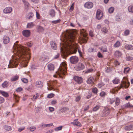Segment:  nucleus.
Masks as SVG:
<instances>
[{
	"mask_svg": "<svg viewBox=\"0 0 133 133\" xmlns=\"http://www.w3.org/2000/svg\"><path fill=\"white\" fill-rule=\"evenodd\" d=\"M18 42L17 41L13 46L14 55L12 56V59L10 60L8 68L16 67L19 62L22 64L28 63L30 57V53L29 49L26 48L23 46L17 44Z\"/></svg>",
	"mask_w": 133,
	"mask_h": 133,
	"instance_id": "1",
	"label": "nucleus"
},
{
	"mask_svg": "<svg viewBox=\"0 0 133 133\" xmlns=\"http://www.w3.org/2000/svg\"><path fill=\"white\" fill-rule=\"evenodd\" d=\"M76 38L73 31L67 30L61 39L63 43H61V51L64 55L76 53L77 50V44L74 42Z\"/></svg>",
	"mask_w": 133,
	"mask_h": 133,
	"instance_id": "2",
	"label": "nucleus"
},
{
	"mask_svg": "<svg viewBox=\"0 0 133 133\" xmlns=\"http://www.w3.org/2000/svg\"><path fill=\"white\" fill-rule=\"evenodd\" d=\"M67 65L65 62H63L61 64L58 70L56 73L61 78H63V76L66 73Z\"/></svg>",
	"mask_w": 133,
	"mask_h": 133,
	"instance_id": "3",
	"label": "nucleus"
},
{
	"mask_svg": "<svg viewBox=\"0 0 133 133\" xmlns=\"http://www.w3.org/2000/svg\"><path fill=\"white\" fill-rule=\"evenodd\" d=\"M130 85V83L127 79L124 78L123 81L121 82L120 87H117L115 88L113 90L114 93H115L116 91L117 92L118 90L120 89L121 88H127L129 87Z\"/></svg>",
	"mask_w": 133,
	"mask_h": 133,
	"instance_id": "4",
	"label": "nucleus"
},
{
	"mask_svg": "<svg viewBox=\"0 0 133 133\" xmlns=\"http://www.w3.org/2000/svg\"><path fill=\"white\" fill-rule=\"evenodd\" d=\"M80 34L81 36H83V37H81L80 40L83 43H86L87 42V33L85 30L82 29L80 30Z\"/></svg>",
	"mask_w": 133,
	"mask_h": 133,
	"instance_id": "5",
	"label": "nucleus"
},
{
	"mask_svg": "<svg viewBox=\"0 0 133 133\" xmlns=\"http://www.w3.org/2000/svg\"><path fill=\"white\" fill-rule=\"evenodd\" d=\"M57 84V82L56 80L51 81L49 82L48 84V90H51L53 89L54 87H56Z\"/></svg>",
	"mask_w": 133,
	"mask_h": 133,
	"instance_id": "6",
	"label": "nucleus"
},
{
	"mask_svg": "<svg viewBox=\"0 0 133 133\" xmlns=\"http://www.w3.org/2000/svg\"><path fill=\"white\" fill-rule=\"evenodd\" d=\"M85 66L84 65L81 63H79L76 65L75 66V69L77 71H79L83 69Z\"/></svg>",
	"mask_w": 133,
	"mask_h": 133,
	"instance_id": "7",
	"label": "nucleus"
},
{
	"mask_svg": "<svg viewBox=\"0 0 133 133\" xmlns=\"http://www.w3.org/2000/svg\"><path fill=\"white\" fill-rule=\"evenodd\" d=\"M103 16V12L100 10L98 9L97 11L96 14V18L98 19H101Z\"/></svg>",
	"mask_w": 133,
	"mask_h": 133,
	"instance_id": "8",
	"label": "nucleus"
},
{
	"mask_svg": "<svg viewBox=\"0 0 133 133\" xmlns=\"http://www.w3.org/2000/svg\"><path fill=\"white\" fill-rule=\"evenodd\" d=\"M110 110L108 108H105L103 111L102 116H106L109 115L110 112Z\"/></svg>",
	"mask_w": 133,
	"mask_h": 133,
	"instance_id": "9",
	"label": "nucleus"
},
{
	"mask_svg": "<svg viewBox=\"0 0 133 133\" xmlns=\"http://www.w3.org/2000/svg\"><path fill=\"white\" fill-rule=\"evenodd\" d=\"M70 60L71 63L75 64L79 61L78 57L76 56H72L70 58Z\"/></svg>",
	"mask_w": 133,
	"mask_h": 133,
	"instance_id": "10",
	"label": "nucleus"
},
{
	"mask_svg": "<svg viewBox=\"0 0 133 133\" xmlns=\"http://www.w3.org/2000/svg\"><path fill=\"white\" fill-rule=\"evenodd\" d=\"M93 6V4L91 2H88L85 3L84 5L85 8L87 9H91Z\"/></svg>",
	"mask_w": 133,
	"mask_h": 133,
	"instance_id": "11",
	"label": "nucleus"
},
{
	"mask_svg": "<svg viewBox=\"0 0 133 133\" xmlns=\"http://www.w3.org/2000/svg\"><path fill=\"white\" fill-rule=\"evenodd\" d=\"M74 80L78 84H81L83 82V79L81 77L75 76L74 77Z\"/></svg>",
	"mask_w": 133,
	"mask_h": 133,
	"instance_id": "12",
	"label": "nucleus"
},
{
	"mask_svg": "<svg viewBox=\"0 0 133 133\" xmlns=\"http://www.w3.org/2000/svg\"><path fill=\"white\" fill-rule=\"evenodd\" d=\"M3 41L4 44H6L9 43L10 41V38L8 36H4L3 38Z\"/></svg>",
	"mask_w": 133,
	"mask_h": 133,
	"instance_id": "13",
	"label": "nucleus"
},
{
	"mask_svg": "<svg viewBox=\"0 0 133 133\" xmlns=\"http://www.w3.org/2000/svg\"><path fill=\"white\" fill-rule=\"evenodd\" d=\"M12 11V8L10 7H8L5 8L4 9L3 12L5 14H9Z\"/></svg>",
	"mask_w": 133,
	"mask_h": 133,
	"instance_id": "14",
	"label": "nucleus"
},
{
	"mask_svg": "<svg viewBox=\"0 0 133 133\" xmlns=\"http://www.w3.org/2000/svg\"><path fill=\"white\" fill-rule=\"evenodd\" d=\"M22 33L23 36L26 37H29L30 35V31L27 30L23 31Z\"/></svg>",
	"mask_w": 133,
	"mask_h": 133,
	"instance_id": "15",
	"label": "nucleus"
},
{
	"mask_svg": "<svg viewBox=\"0 0 133 133\" xmlns=\"http://www.w3.org/2000/svg\"><path fill=\"white\" fill-rule=\"evenodd\" d=\"M94 78L92 76H89L88 77L87 82L88 84H92L94 83Z\"/></svg>",
	"mask_w": 133,
	"mask_h": 133,
	"instance_id": "16",
	"label": "nucleus"
},
{
	"mask_svg": "<svg viewBox=\"0 0 133 133\" xmlns=\"http://www.w3.org/2000/svg\"><path fill=\"white\" fill-rule=\"evenodd\" d=\"M36 86L38 88H42L43 86V84L41 81H38L36 82Z\"/></svg>",
	"mask_w": 133,
	"mask_h": 133,
	"instance_id": "17",
	"label": "nucleus"
},
{
	"mask_svg": "<svg viewBox=\"0 0 133 133\" xmlns=\"http://www.w3.org/2000/svg\"><path fill=\"white\" fill-rule=\"evenodd\" d=\"M124 47L127 50H133V45L129 44L124 45Z\"/></svg>",
	"mask_w": 133,
	"mask_h": 133,
	"instance_id": "18",
	"label": "nucleus"
},
{
	"mask_svg": "<svg viewBox=\"0 0 133 133\" xmlns=\"http://www.w3.org/2000/svg\"><path fill=\"white\" fill-rule=\"evenodd\" d=\"M51 45L52 48L54 50H56L57 49V45L55 42L52 41L51 42Z\"/></svg>",
	"mask_w": 133,
	"mask_h": 133,
	"instance_id": "19",
	"label": "nucleus"
},
{
	"mask_svg": "<svg viewBox=\"0 0 133 133\" xmlns=\"http://www.w3.org/2000/svg\"><path fill=\"white\" fill-rule=\"evenodd\" d=\"M99 49L102 52H107V49L106 46H104L99 48Z\"/></svg>",
	"mask_w": 133,
	"mask_h": 133,
	"instance_id": "20",
	"label": "nucleus"
},
{
	"mask_svg": "<svg viewBox=\"0 0 133 133\" xmlns=\"http://www.w3.org/2000/svg\"><path fill=\"white\" fill-rule=\"evenodd\" d=\"M48 69L50 70H53L54 69V65L51 63L49 64L48 65Z\"/></svg>",
	"mask_w": 133,
	"mask_h": 133,
	"instance_id": "21",
	"label": "nucleus"
},
{
	"mask_svg": "<svg viewBox=\"0 0 133 133\" xmlns=\"http://www.w3.org/2000/svg\"><path fill=\"white\" fill-rule=\"evenodd\" d=\"M71 123L74 125H76L77 126L80 127L81 126L80 123L77 121L74 120V121L72 122Z\"/></svg>",
	"mask_w": 133,
	"mask_h": 133,
	"instance_id": "22",
	"label": "nucleus"
},
{
	"mask_svg": "<svg viewBox=\"0 0 133 133\" xmlns=\"http://www.w3.org/2000/svg\"><path fill=\"white\" fill-rule=\"evenodd\" d=\"M122 55L121 52L118 51H116L114 53V55L117 57L121 56Z\"/></svg>",
	"mask_w": 133,
	"mask_h": 133,
	"instance_id": "23",
	"label": "nucleus"
},
{
	"mask_svg": "<svg viewBox=\"0 0 133 133\" xmlns=\"http://www.w3.org/2000/svg\"><path fill=\"white\" fill-rule=\"evenodd\" d=\"M35 24L33 22L28 23L27 25V28H31L34 26Z\"/></svg>",
	"mask_w": 133,
	"mask_h": 133,
	"instance_id": "24",
	"label": "nucleus"
},
{
	"mask_svg": "<svg viewBox=\"0 0 133 133\" xmlns=\"http://www.w3.org/2000/svg\"><path fill=\"white\" fill-rule=\"evenodd\" d=\"M49 14L52 17H53L55 16V12L53 9L49 11Z\"/></svg>",
	"mask_w": 133,
	"mask_h": 133,
	"instance_id": "25",
	"label": "nucleus"
},
{
	"mask_svg": "<svg viewBox=\"0 0 133 133\" xmlns=\"http://www.w3.org/2000/svg\"><path fill=\"white\" fill-rule=\"evenodd\" d=\"M39 95L38 93H36L31 98V99L34 101H35L37 98L39 96Z\"/></svg>",
	"mask_w": 133,
	"mask_h": 133,
	"instance_id": "26",
	"label": "nucleus"
},
{
	"mask_svg": "<svg viewBox=\"0 0 133 133\" xmlns=\"http://www.w3.org/2000/svg\"><path fill=\"white\" fill-rule=\"evenodd\" d=\"M121 44L120 42L119 41H117L114 44V46L115 48L118 47Z\"/></svg>",
	"mask_w": 133,
	"mask_h": 133,
	"instance_id": "27",
	"label": "nucleus"
},
{
	"mask_svg": "<svg viewBox=\"0 0 133 133\" xmlns=\"http://www.w3.org/2000/svg\"><path fill=\"white\" fill-rule=\"evenodd\" d=\"M34 15L33 13L32 12H29L27 16V18L29 19L32 18L34 16Z\"/></svg>",
	"mask_w": 133,
	"mask_h": 133,
	"instance_id": "28",
	"label": "nucleus"
},
{
	"mask_svg": "<svg viewBox=\"0 0 133 133\" xmlns=\"http://www.w3.org/2000/svg\"><path fill=\"white\" fill-rule=\"evenodd\" d=\"M132 127V125H130L128 126H126L124 127L125 130H129L131 129Z\"/></svg>",
	"mask_w": 133,
	"mask_h": 133,
	"instance_id": "29",
	"label": "nucleus"
},
{
	"mask_svg": "<svg viewBox=\"0 0 133 133\" xmlns=\"http://www.w3.org/2000/svg\"><path fill=\"white\" fill-rule=\"evenodd\" d=\"M120 80L117 78H116L113 80V82L114 83L117 84L119 83Z\"/></svg>",
	"mask_w": 133,
	"mask_h": 133,
	"instance_id": "30",
	"label": "nucleus"
},
{
	"mask_svg": "<svg viewBox=\"0 0 133 133\" xmlns=\"http://www.w3.org/2000/svg\"><path fill=\"white\" fill-rule=\"evenodd\" d=\"M14 98H15L16 102L18 103L19 98V97L16 94L14 95Z\"/></svg>",
	"mask_w": 133,
	"mask_h": 133,
	"instance_id": "31",
	"label": "nucleus"
},
{
	"mask_svg": "<svg viewBox=\"0 0 133 133\" xmlns=\"http://www.w3.org/2000/svg\"><path fill=\"white\" fill-rule=\"evenodd\" d=\"M101 30L103 33L105 34L107 33L108 31L107 29L105 27L103 28Z\"/></svg>",
	"mask_w": 133,
	"mask_h": 133,
	"instance_id": "32",
	"label": "nucleus"
},
{
	"mask_svg": "<svg viewBox=\"0 0 133 133\" xmlns=\"http://www.w3.org/2000/svg\"><path fill=\"white\" fill-rule=\"evenodd\" d=\"M130 69V68L129 67L124 68V73L126 74L128 73Z\"/></svg>",
	"mask_w": 133,
	"mask_h": 133,
	"instance_id": "33",
	"label": "nucleus"
},
{
	"mask_svg": "<svg viewBox=\"0 0 133 133\" xmlns=\"http://www.w3.org/2000/svg\"><path fill=\"white\" fill-rule=\"evenodd\" d=\"M44 29L41 26H38L37 28V31L39 32H42L44 31Z\"/></svg>",
	"mask_w": 133,
	"mask_h": 133,
	"instance_id": "34",
	"label": "nucleus"
},
{
	"mask_svg": "<svg viewBox=\"0 0 133 133\" xmlns=\"http://www.w3.org/2000/svg\"><path fill=\"white\" fill-rule=\"evenodd\" d=\"M133 107V105H132L129 103L126 104L125 105V108H130Z\"/></svg>",
	"mask_w": 133,
	"mask_h": 133,
	"instance_id": "35",
	"label": "nucleus"
},
{
	"mask_svg": "<svg viewBox=\"0 0 133 133\" xmlns=\"http://www.w3.org/2000/svg\"><path fill=\"white\" fill-rule=\"evenodd\" d=\"M2 86L4 88L7 87L8 86V82L6 81H5L2 84Z\"/></svg>",
	"mask_w": 133,
	"mask_h": 133,
	"instance_id": "36",
	"label": "nucleus"
},
{
	"mask_svg": "<svg viewBox=\"0 0 133 133\" xmlns=\"http://www.w3.org/2000/svg\"><path fill=\"white\" fill-rule=\"evenodd\" d=\"M23 2L25 8H28L29 6V3L25 1H23Z\"/></svg>",
	"mask_w": 133,
	"mask_h": 133,
	"instance_id": "37",
	"label": "nucleus"
},
{
	"mask_svg": "<svg viewBox=\"0 0 133 133\" xmlns=\"http://www.w3.org/2000/svg\"><path fill=\"white\" fill-rule=\"evenodd\" d=\"M41 60L42 61L46 62L48 60V59L45 56H43L41 58Z\"/></svg>",
	"mask_w": 133,
	"mask_h": 133,
	"instance_id": "38",
	"label": "nucleus"
},
{
	"mask_svg": "<svg viewBox=\"0 0 133 133\" xmlns=\"http://www.w3.org/2000/svg\"><path fill=\"white\" fill-rule=\"evenodd\" d=\"M18 76H15L11 78V80L12 81H16L18 79Z\"/></svg>",
	"mask_w": 133,
	"mask_h": 133,
	"instance_id": "39",
	"label": "nucleus"
},
{
	"mask_svg": "<svg viewBox=\"0 0 133 133\" xmlns=\"http://www.w3.org/2000/svg\"><path fill=\"white\" fill-rule=\"evenodd\" d=\"M1 93L2 95L5 97H7L8 96V94L6 92L3 91H1Z\"/></svg>",
	"mask_w": 133,
	"mask_h": 133,
	"instance_id": "40",
	"label": "nucleus"
},
{
	"mask_svg": "<svg viewBox=\"0 0 133 133\" xmlns=\"http://www.w3.org/2000/svg\"><path fill=\"white\" fill-rule=\"evenodd\" d=\"M92 92L95 94H97L98 92V89L96 87L93 88L92 89Z\"/></svg>",
	"mask_w": 133,
	"mask_h": 133,
	"instance_id": "41",
	"label": "nucleus"
},
{
	"mask_svg": "<svg viewBox=\"0 0 133 133\" xmlns=\"http://www.w3.org/2000/svg\"><path fill=\"white\" fill-rule=\"evenodd\" d=\"M128 10L129 12H133V5L129 6L128 8Z\"/></svg>",
	"mask_w": 133,
	"mask_h": 133,
	"instance_id": "42",
	"label": "nucleus"
},
{
	"mask_svg": "<svg viewBox=\"0 0 133 133\" xmlns=\"http://www.w3.org/2000/svg\"><path fill=\"white\" fill-rule=\"evenodd\" d=\"M126 59L127 61H130L133 58L132 57L129 56H126Z\"/></svg>",
	"mask_w": 133,
	"mask_h": 133,
	"instance_id": "43",
	"label": "nucleus"
},
{
	"mask_svg": "<svg viewBox=\"0 0 133 133\" xmlns=\"http://www.w3.org/2000/svg\"><path fill=\"white\" fill-rule=\"evenodd\" d=\"M4 128L7 131H9L11 130V127L9 126L5 125L4 127Z\"/></svg>",
	"mask_w": 133,
	"mask_h": 133,
	"instance_id": "44",
	"label": "nucleus"
},
{
	"mask_svg": "<svg viewBox=\"0 0 133 133\" xmlns=\"http://www.w3.org/2000/svg\"><path fill=\"white\" fill-rule=\"evenodd\" d=\"M100 107V106L99 105H96L93 108V111H97L99 109Z\"/></svg>",
	"mask_w": 133,
	"mask_h": 133,
	"instance_id": "45",
	"label": "nucleus"
},
{
	"mask_svg": "<svg viewBox=\"0 0 133 133\" xmlns=\"http://www.w3.org/2000/svg\"><path fill=\"white\" fill-rule=\"evenodd\" d=\"M114 8L113 7L110 8L108 10L109 12L110 13H112L114 11Z\"/></svg>",
	"mask_w": 133,
	"mask_h": 133,
	"instance_id": "46",
	"label": "nucleus"
},
{
	"mask_svg": "<svg viewBox=\"0 0 133 133\" xmlns=\"http://www.w3.org/2000/svg\"><path fill=\"white\" fill-rule=\"evenodd\" d=\"M28 129H30L31 131H32L35 130L36 128L34 126H33L28 128Z\"/></svg>",
	"mask_w": 133,
	"mask_h": 133,
	"instance_id": "47",
	"label": "nucleus"
},
{
	"mask_svg": "<svg viewBox=\"0 0 133 133\" xmlns=\"http://www.w3.org/2000/svg\"><path fill=\"white\" fill-rule=\"evenodd\" d=\"M62 126H59L57 127L55 129V131H58L59 130H61L62 129Z\"/></svg>",
	"mask_w": 133,
	"mask_h": 133,
	"instance_id": "48",
	"label": "nucleus"
},
{
	"mask_svg": "<svg viewBox=\"0 0 133 133\" xmlns=\"http://www.w3.org/2000/svg\"><path fill=\"white\" fill-rule=\"evenodd\" d=\"M104 84L102 82H101L98 84V85H97V86L98 88H100L104 86Z\"/></svg>",
	"mask_w": 133,
	"mask_h": 133,
	"instance_id": "49",
	"label": "nucleus"
},
{
	"mask_svg": "<svg viewBox=\"0 0 133 133\" xmlns=\"http://www.w3.org/2000/svg\"><path fill=\"white\" fill-rule=\"evenodd\" d=\"M54 94L52 93H51L48 95L47 97L48 98H51L54 96Z\"/></svg>",
	"mask_w": 133,
	"mask_h": 133,
	"instance_id": "50",
	"label": "nucleus"
},
{
	"mask_svg": "<svg viewBox=\"0 0 133 133\" xmlns=\"http://www.w3.org/2000/svg\"><path fill=\"white\" fill-rule=\"evenodd\" d=\"M106 95V93L103 91H102L100 94V96L101 97H104Z\"/></svg>",
	"mask_w": 133,
	"mask_h": 133,
	"instance_id": "51",
	"label": "nucleus"
},
{
	"mask_svg": "<svg viewBox=\"0 0 133 133\" xmlns=\"http://www.w3.org/2000/svg\"><path fill=\"white\" fill-rule=\"evenodd\" d=\"M119 102H120L119 99L118 98H116V102H115L116 105H118L119 104Z\"/></svg>",
	"mask_w": 133,
	"mask_h": 133,
	"instance_id": "52",
	"label": "nucleus"
},
{
	"mask_svg": "<svg viewBox=\"0 0 133 133\" xmlns=\"http://www.w3.org/2000/svg\"><path fill=\"white\" fill-rule=\"evenodd\" d=\"M61 20L59 19L53 21L52 22V23L54 24H57L60 22Z\"/></svg>",
	"mask_w": 133,
	"mask_h": 133,
	"instance_id": "53",
	"label": "nucleus"
},
{
	"mask_svg": "<svg viewBox=\"0 0 133 133\" xmlns=\"http://www.w3.org/2000/svg\"><path fill=\"white\" fill-rule=\"evenodd\" d=\"M95 51L94 49L92 48H90L88 50V51L89 52H95Z\"/></svg>",
	"mask_w": 133,
	"mask_h": 133,
	"instance_id": "54",
	"label": "nucleus"
},
{
	"mask_svg": "<svg viewBox=\"0 0 133 133\" xmlns=\"http://www.w3.org/2000/svg\"><path fill=\"white\" fill-rule=\"evenodd\" d=\"M97 56L98 58H102L103 57V55L99 52H98Z\"/></svg>",
	"mask_w": 133,
	"mask_h": 133,
	"instance_id": "55",
	"label": "nucleus"
},
{
	"mask_svg": "<svg viewBox=\"0 0 133 133\" xmlns=\"http://www.w3.org/2000/svg\"><path fill=\"white\" fill-rule=\"evenodd\" d=\"M36 17L38 19H39L40 18L41 16H40L39 13L37 11H36Z\"/></svg>",
	"mask_w": 133,
	"mask_h": 133,
	"instance_id": "56",
	"label": "nucleus"
},
{
	"mask_svg": "<svg viewBox=\"0 0 133 133\" xmlns=\"http://www.w3.org/2000/svg\"><path fill=\"white\" fill-rule=\"evenodd\" d=\"M23 90V89L21 87H19L16 89V90L17 92H21Z\"/></svg>",
	"mask_w": 133,
	"mask_h": 133,
	"instance_id": "57",
	"label": "nucleus"
},
{
	"mask_svg": "<svg viewBox=\"0 0 133 133\" xmlns=\"http://www.w3.org/2000/svg\"><path fill=\"white\" fill-rule=\"evenodd\" d=\"M81 98V96H77L76 98L75 101L76 102H78Z\"/></svg>",
	"mask_w": 133,
	"mask_h": 133,
	"instance_id": "58",
	"label": "nucleus"
},
{
	"mask_svg": "<svg viewBox=\"0 0 133 133\" xmlns=\"http://www.w3.org/2000/svg\"><path fill=\"white\" fill-rule=\"evenodd\" d=\"M21 80L24 83H26L28 82V80L26 78H23L21 79Z\"/></svg>",
	"mask_w": 133,
	"mask_h": 133,
	"instance_id": "59",
	"label": "nucleus"
},
{
	"mask_svg": "<svg viewBox=\"0 0 133 133\" xmlns=\"http://www.w3.org/2000/svg\"><path fill=\"white\" fill-rule=\"evenodd\" d=\"M93 71V69H88L85 72L86 73H89Z\"/></svg>",
	"mask_w": 133,
	"mask_h": 133,
	"instance_id": "60",
	"label": "nucleus"
},
{
	"mask_svg": "<svg viewBox=\"0 0 133 133\" xmlns=\"http://www.w3.org/2000/svg\"><path fill=\"white\" fill-rule=\"evenodd\" d=\"M74 3H73L72 5H71V6L70 7L69 9V11H72L74 9Z\"/></svg>",
	"mask_w": 133,
	"mask_h": 133,
	"instance_id": "61",
	"label": "nucleus"
},
{
	"mask_svg": "<svg viewBox=\"0 0 133 133\" xmlns=\"http://www.w3.org/2000/svg\"><path fill=\"white\" fill-rule=\"evenodd\" d=\"M25 129V127H22V128H20L18 129V131L19 132H21L22 131L24 130Z\"/></svg>",
	"mask_w": 133,
	"mask_h": 133,
	"instance_id": "62",
	"label": "nucleus"
},
{
	"mask_svg": "<svg viewBox=\"0 0 133 133\" xmlns=\"http://www.w3.org/2000/svg\"><path fill=\"white\" fill-rule=\"evenodd\" d=\"M129 33V30H126L124 31V35L125 36L128 35Z\"/></svg>",
	"mask_w": 133,
	"mask_h": 133,
	"instance_id": "63",
	"label": "nucleus"
},
{
	"mask_svg": "<svg viewBox=\"0 0 133 133\" xmlns=\"http://www.w3.org/2000/svg\"><path fill=\"white\" fill-rule=\"evenodd\" d=\"M4 102V98L1 97H0V104L3 103Z\"/></svg>",
	"mask_w": 133,
	"mask_h": 133,
	"instance_id": "64",
	"label": "nucleus"
}]
</instances>
